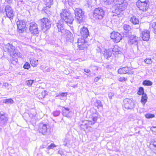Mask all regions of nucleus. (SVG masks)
I'll list each match as a JSON object with an SVG mask.
<instances>
[{
    "label": "nucleus",
    "instance_id": "c756f323",
    "mask_svg": "<svg viewBox=\"0 0 156 156\" xmlns=\"http://www.w3.org/2000/svg\"><path fill=\"white\" fill-rule=\"evenodd\" d=\"M127 5V3L126 2L123 3L119 5V9L122 11H123L126 8Z\"/></svg>",
    "mask_w": 156,
    "mask_h": 156
},
{
    "label": "nucleus",
    "instance_id": "37998d69",
    "mask_svg": "<svg viewBox=\"0 0 156 156\" xmlns=\"http://www.w3.org/2000/svg\"><path fill=\"white\" fill-rule=\"evenodd\" d=\"M67 95V93H59L58 95H57L56 97H60V96L62 97H66Z\"/></svg>",
    "mask_w": 156,
    "mask_h": 156
},
{
    "label": "nucleus",
    "instance_id": "c85d7f7f",
    "mask_svg": "<svg viewBox=\"0 0 156 156\" xmlns=\"http://www.w3.org/2000/svg\"><path fill=\"white\" fill-rule=\"evenodd\" d=\"M95 106L97 107L98 109L100 108L103 107V105L102 104L101 101L99 100H97L94 103Z\"/></svg>",
    "mask_w": 156,
    "mask_h": 156
},
{
    "label": "nucleus",
    "instance_id": "6e6552de",
    "mask_svg": "<svg viewBox=\"0 0 156 156\" xmlns=\"http://www.w3.org/2000/svg\"><path fill=\"white\" fill-rule=\"evenodd\" d=\"M105 15L104 10L100 8L95 9L93 12L94 17L96 19H102Z\"/></svg>",
    "mask_w": 156,
    "mask_h": 156
},
{
    "label": "nucleus",
    "instance_id": "4be33fe9",
    "mask_svg": "<svg viewBox=\"0 0 156 156\" xmlns=\"http://www.w3.org/2000/svg\"><path fill=\"white\" fill-rule=\"evenodd\" d=\"M121 49L117 45H115L112 49L113 54H120L121 53Z\"/></svg>",
    "mask_w": 156,
    "mask_h": 156
},
{
    "label": "nucleus",
    "instance_id": "393cba45",
    "mask_svg": "<svg viewBox=\"0 0 156 156\" xmlns=\"http://www.w3.org/2000/svg\"><path fill=\"white\" fill-rule=\"evenodd\" d=\"M30 62L31 65L34 67H36L38 64V61L33 58H30Z\"/></svg>",
    "mask_w": 156,
    "mask_h": 156
},
{
    "label": "nucleus",
    "instance_id": "f03ea898",
    "mask_svg": "<svg viewBox=\"0 0 156 156\" xmlns=\"http://www.w3.org/2000/svg\"><path fill=\"white\" fill-rule=\"evenodd\" d=\"M4 49L5 52H9L10 56L12 57L11 63L14 64H16L18 62V59L16 57H20L21 55L16 51L14 46L9 43L6 45L4 47Z\"/></svg>",
    "mask_w": 156,
    "mask_h": 156
},
{
    "label": "nucleus",
    "instance_id": "e2e57ef3",
    "mask_svg": "<svg viewBox=\"0 0 156 156\" xmlns=\"http://www.w3.org/2000/svg\"><path fill=\"white\" fill-rule=\"evenodd\" d=\"M58 154H60L62 156L63 155V152L62 150H59L58 151Z\"/></svg>",
    "mask_w": 156,
    "mask_h": 156
},
{
    "label": "nucleus",
    "instance_id": "3c124183",
    "mask_svg": "<svg viewBox=\"0 0 156 156\" xmlns=\"http://www.w3.org/2000/svg\"><path fill=\"white\" fill-rule=\"evenodd\" d=\"M129 40H133L134 39H135V37H138L136 36H134V35H131L130 36H129Z\"/></svg>",
    "mask_w": 156,
    "mask_h": 156
},
{
    "label": "nucleus",
    "instance_id": "9d476101",
    "mask_svg": "<svg viewBox=\"0 0 156 156\" xmlns=\"http://www.w3.org/2000/svg\"><path fill=\"white\" fill-rule=\"evenodd\" d=\"M8 120V115L3 112H0V125L2 127L5 126Z\"/></svg>",
    "mask_w": 156,
    "mask_h": 156
},
{
    "label": "nucleus",
    "instance_id": "aec40b11",
    "mask_svg": "<svg viewBox=\"0 0 156 156\" xmlns=\"http://www.w3.org/2000/svg\"><path fill=\"white\" fill-rule=\"evenodd\" d=\"M65 22L69 25V24H73L74 20L73 16L70 14L69 16H68L66 18L63 20Z\"/></svg>",
    "mask_w": 156,
    "mask_h": 156
},
{
    "label": "nucleus",
    "instance_id": "5fc2aeb1",
    "mask_svg": "<svg viewBox=\"0 0 156 156\" xmlns=\"http://www.w3.org/2000/svg\"><path fill=\"white\" fill-rule=\"evenodd\" d=\"M114 94L112 92H110L108 93V97L110 99L112 98V97L114 96Z\"/></svg>",
    "mask_w": 156,
    "mask_h": 156
},
{
    "label": "nucleus",
    "instance_id": "4c0bfd02",
    "mask_svg": "<svg viewBox=\"0 0 156 156\" xmlns=\"http://www.w3.org/2000/svg\"><path fill=\"white\" fill-rule=\"evenodd\" d=\"M145 117L147 119H150L154 117L155 115L153 114L147 113L145 115Z\"/></svg>",
    "mask_w": 156,
    "mask_h": 156
},
{
    "label": "nucleus",
    "instance_id": "bb28decb",
    "mask_svg": "<svg viewBox=\"0 0 156 156\" xmlns=\"http://www.w3.org/2000/svg\"><path fill=\"white\" fill-rule=\"evenodd\" d=\"M147 97L146 94H143L141 97V101L143 105H144L145 103L147 101Z\"/></svg>",
    "mask_w": 156,
    "mask_h": 156
},
{
    "label": "nucleus",
    "instance_id": "a211bd4d",
    "mask_svg": "<svg viewBox=\"0 0 156 156\" xmlns=\"http://www.w3.org/2000/svg\"><path fill=\"white\" fill-rule=\"evenodd\" d=\"M70 14L69 11L67 9H63L61 11L60 15L62 19L63 20Z\"/></svg>",
    "mask_w": 156,
    "mask_h": 156
},
{
    "label": "nucleus",
    "instance_id": "7ed1b4c3",
    "mask_svg": "<svg viewBox=\"0 0 156 156\" xmlns=\"http://www.w3.org/2000/svg\"><path fill=\"white\" fill-rule=\"evenodd\" d=\"M41 27L44 32L47 31L51 27V21L47 18L44 17L40 20Z\"/></svg>",
    "mask_w": 156,
    "mask_h": 156
},
{
    "label": "nucleus",
    "instance_id": "774afa93",
    "mask_svg": "<svg viewBox=\"0 0 156 156\" xmlns=\"http://www.w3.org/2000/svg\"><path fill=\"white\" fill-rule=\"evenodd\" d=\"M0 9H1V2H0ZM1 9H0V12H1Z\"/></svg>",
    "mask_w": 156,
    "mask_h": 156
},
{
    "label": "nucleus",
    "instance_id": "8fccbe9b",
    "mask_svg": "<svg viewBox=\"0 0 156 156\" xmlns=\"http://www.w3.org/2000/svg\"><path fill=\"white\" fill-rule=\"evenodd\" d=\"M101 47L100 45L98 46L97 47V48L96 49V50L97 52L99 53L101 52L102 50L101 48Z\"/></svg>",
    "mask_w": 156,
    "mask_h": 156
},
{
    "label": "nucleus",
    "instance_id": "4d7b16f0",
    "mask_svg": "<svg viewBox=\"0 0 156 156\" xmlns=\"http://www.w3.org/2000/svg\"><path fill=\"white\" fill-rule=\"evenodd\" d=\"M151 130L154 132H156V126H152L151 128Z\"/></svg>",
    "mask_w": 156,
    "mask_h": 156
},
{
    "label": "nucleus",
    "instance_id": "052dcab7",
    "mask_svg": "<svg viewBox=\"0 0 156 156\" xmlns=\"http://www.w3.org/2000/svg\"><path fill=\"white\" fill-rule=\"evenodd\" d=\"M105 67L108 69H111L113 68L111 65H107L105 66Z\"/></svg>",
    "mask_w": 156,
    "mask_h": 156
},
{
    "label": "nucleus",
    "instance_id": "6e6d98bb",
    "mask_svg": "<svg viewBox=\"0 0 156 156\" xmlns=\"http://www.w3.org/2000/svg\"><path fill=\"white\" fill-rule=\"evenodd\" d=\"M92 3V0H87V4L88 5V7H92V5L91 4Z\"/></svg>",
    "mask_w": 156,
    "mask_h": 156
},
{
    "label": "nucleus",
    "instance_id": "49530a36",
    "mask_svg": "<svg viewBox=\"0 0 156 156\" xmlns=\"http://www.w3.org/2000/svg\"><path fill=\"white\" fill-rule=\"evenodd\" d=\"M144 61L147 64H150L152 62L151 59V58H147Z\"/></svg>",
    "mask_w": 156,
    "mask_h": 156
},
{
    "label": "nucleus",
    "instance_id": "72a5a7b5",
    "mask_svg": "<svg viewBox=\"0 0 156 156\" xmlns=\"http://www.w3.org/2000/svg\"><path fill=\"white\" fill-rule=\"evenodd\" d=\"M3 102L6 104H12L14 103V101L12 99L9 98L4 100Z\"/></svg>",
    "mask_w": 156,
    "mask_h": 156
},
{
    "label": "nucleus",
    "instance_id": "69168bd1",
    "mask_svg": "<svg viewBox=\"0 0 156 156\" xmlns=\"http://www.w3.org/2000/svg\"><path fill=\"white\" fill-rule=\"evenodd\" d=\"M140 25L138 26V27H137L136 28V29H138V28H140Z\"/></svg>",
    "mask_w": 156,
    "mask_h": 156
},
{
    "label": "nucleus",
    "instance_id": "79ce46f5",
    "mask_svg": "<svg viewBox=\"0 0 156 156\" xmlns=\"http://www.w3.org/2000/svg\"><path fill=\"white\" fill-rule=\"evenodd\" d=\"M116 4H118L119 5L124 3V0H116L114 2Z\"/></svg>",
    "mask_w": 156,
    "mask_h": 156
},
{
    "label": "nucleus",
    "instance_id": "f704fd0d",
    "mask_svg": "<svg viewBox=\"0 0 156 156\" xmlns=\"http://www.w3.org/2000/svg\"><path fill=\"white\" fill-rule=\"evenodd\" d=\"M137 94L139 95H142L143 94H145L144 93V88L142 87H139V90L137 93Z\"/></svg>",
    "mask_w": 156,
    "mask_h": 156
},
{
    "label": "nucleus",
    "instance_id": "de8ad7c7",
    "mask_svg": "<svg viewBox=\"0 0 156 156\" xmlns=\"http://www.w3.org/2000/svg\"><path fill=\"white\" fill-rule=\"evenodd\" d=\"M56 145L54 144H51L50 145L48 146L47 147L48 149H53V147H56Z\"/></svg>",
    "mask_w": 156,
    "mask_h": 156
},
{
    "label": "nucleus",
    "instance_id": "c9c22d12",
    "mask_svg": "<svg viewBox=\"0 0 156 156\" xmlns=\"http://www.w3.org/2000/svg\"><path fill=\"white\" fill-rule=\"evenodd\" d=\"M151 26L153 28L154 33L156 34V22H153L151 23Z\"/></svg>",
    "mask_w": 156,
    "mask_h": 156
},
{
    "label": "nucleus",
    "instance_id": "423d86ee",
    "mask_svg": "<svg viewBox=\"0 0 156 156\" xmlns=\"http://www.w3.org/2000/svg\"><path fill=\"white\" fill-rule=\"evenodd\" d=\"M149 4V2L148 0H146L144 2L138 0L136 2V5L140 10L145 12L148 8Z\"/></svg>",
    "mask_w": 156,
    "mask_h": 156
},
{
    "label": "nucleus",
    "instance_id": "412c9836",
    "mask_svg": "<svg viewBox=\"0 0 156 156\" xmlns=\"http://www.w3.org/2000/svg\"><path fill=\"white\" fill-rule=\"evenodd\" d=\"M128 72L129 68L127 67H125L121 68H120L118 70V73L120 74L122 73H128L130 74V73H129Z\"/></svg>",
    "mask_w": 156,
    "mask_h": 156
},
{
    "label": "nucleus",
    "instance_id": "a18cd8bd",
    "mask_svg": "<svg viewBox=\"0 0 156 156\" xmlns=\"http://www.w3.org/2000/svg\"><path fill=\"white\" fill-rule=\"evenodd\" d=\"M60 112L59 111H54L53 112V115L54 116H58L60 114Z\"/></svg>",
    "mask_w": 156,
    "mask_h": 156
},
{
    "label": "nucleus",
    "instance_id": "4468645a",
    "mask_svg": "<svg viewBox=\"0 0 156 156\" xmlns=\"http://www.w3.org/2000/svg\"><path fill=\"white\" fill-rule=\"evenodd\" d=\"M110 37L116 43L119 42L122 39L121 34L118 32H112L111 34Z\"/></svg>",
    "mask_w": 156,
    "mask_h": 156
},
{
    "label": "nucleus",
    "instance_id": "dca6fc26",
    "mask_svg": "<svg viewBox=\"0 0 156 156\" xmlns=\"http://www.w3.org/2000/svg\"><path fill=\"white\" fill-rule=\"evenodd\" d=\"M62 111L63 116L66 117L68 118H70L71 117V114H72V112L68 108L63 107Z\"/></svg>",
    "mask_w": 156,
    "mask_h": 156
},
{
    "label": "nucleus",
    "instance_id": "603ef678",
    "mask_svg": "<svg viewBox=\"0 0 156 156\" xmlns=\"http://www.w3.org/2000/svg\"><path fill=\"white\" fill-rule=\"evenodd\" d=\"M34 112H33V113H31V112H30V114H29V116L31 117H35L36 114V113L35 111H34Z\"/></svg>",
    "mask_w": 156,
    "mask_h": 156
},
{
    "label": "nucleus",
    "instance_id": "b1692460",
    "mask_svg": "<svg viewBox=\"0 0 156 156\" xmlns=\"http://www.w3.org/2000/svg\"><path fill=\"white\" fill-rule=\"evenodd\" d=\"M129 21L134 25L138 24L139 23V20L138 18H136L135 16H133L131 17Z\"/></svg>",
    "mask_w": 156,
    "mask_h": 156
},
{
    "label": "nucleus",
    "instance_id": "473e14b6",
    "mask_svg": "<svg viewBox=\"0 0 156 156\" xmlns=\"http://www.w3.org/2000/svg\"><path fill=\"white\" fill-rule=\"evenodd\" d=\"M47 91L46 90H44L42 91L41 93H39L38 98L39 99H42L44 98L47 94Z\"/></svg>",
    "mask_w": 156,
    "mask_h": 156
},
{
    "label": "nucleus",
    "instance_id": "2f4dec72",
    "mask_svg": "<svg viewBox=\"0 0 156 156\" xmlns=\"http://www.w3.org/2000/svg\"><path fill=\"white\" fill-rule=\"evenodd\" d=\"M123 28L126 32H129L131 29V27L129 25L124 24L123 26Z\"/></svg>",
    "mask_w": 156,
    "mask_h": 156
},
{
    "label": "nucleus",
    "instance_id": "2eb2a0df",
    "mask_svg": "<svg viewBox=\"0 0 156 156\" xmlns=\"http://www.w3.org/2000/svg\"><path fill=\"white\" fill-rule=\"evenodd\" d=\"M80 33L82 37L83 38L85 39L89 36V30L87 28L85 27H83L80 29Z\"/></svg>",
    "mask_w": 156,
    "mask_h": 156
},
{
    "label": "nucleus",
    "instance_id": "7c9ffc66",
    "mask_svg": "<svg viewBox=\"0 0 156 156\" xmlns=\"http://www.w3.org/2000/svg\"><path fill=\"white\" fill-rule=\"evenodd\" d=\"M153 83L149 80H146L143 81V84L144 86H150L152 85Z\"/></svg>",
    "mask_w": 156,
    "mask_h": 156
},
{
    "label": "nucleus",
    "instance_id": "680f3d73",
    "mask_svg": "<svg viewBox=\"0 0 156 156\" xmlns=\"http://www.w3.org/2000/svg\"><path fill=\"white\" fill-rule=\"evenodd\" d=\"M101 79L100 76H98L95 78L94 81L95 82H97L98 81Z\"/></svg>",
    "mask_w": 156,
    "mask_h": 156
},
{
    "label": "nucleus",
    "instance_id": "864d4df0",
    "mask_svg": "<svg viewBox=\"0 0 156 156\" xmlns=\"http://www.w3.org/2000/svg\"><path fill=\"white\" fill-rule=\"evenodd\" d=\"M126 80L127 79L123 77H120L119 79V80L120 82L124 81H126Z\"/></svg>",
    "mask_w": 156,
    "mask_h": 156
},
{
    "label": "nucleus",
    "instance_id": "39448f33",
    "mask_svg": "<svg viewBox=\"0 0 156 156\" xmlns=\"http://www.w3.org/2000/svg\"><path fill=\"white\" fill-rule=\"evenodd\" d=\"M75 17L79 23H82L85 19L84 13L80 8H76L74 10Z\"/></svg>",
    "mask_w": 156,
    "mask_h": 156
},
{
    "label": "nucleus",
    "instance_id": "f8f14e48",
    "mask_svg": "<svg viewBox=\"0 0 156 156\" xmlns=\"http://www.w3.org/2000/svg\"><path fill=\"white\" fill-rule=\"evenodd\" d=\"M5 12L7 16L10 20L12 19L14 16L13 11L11 7L9 5H6L5 8Z\"/></svg>",
    "mask_w": 156,
    "mask_h": 156
},
{
    "label": "nucleus",
    "instance_id": "cd10ccee",
    "mask_svg": "<svg viewBox=\"0 0 156 156\" xmlns=\"http://www.w3.org/2000/svg\"><path fill=\"white\" fill-rule=\"evenodd\" d=\"M44 2L47 6L49 8H50L51 5H52L53 4V0H44Z\"/></svg>",
    "mask_w": 156,
    "mask_h": 156
},
{
    "label": "nucleus",
    "instance_id": "f3484780",
    "mask_svg": "<svg viewBox=\"0 0 156 156\" xmlns=\"http://www.w3.org/2000/svg\"><path fill=\"white\" fill-rule=\"evenodd\" d=\"M142 38L143 40L147 41L149 40L150 37V32L147 30H145L142 32Z\"/></svg>",
    "mask_w": 156,
    "mask_h": 156
},
{
    "label": "nucleus",
    "instance_id": "f257e3e1",
    "mask_svg": "<svg viewBox=\"0 0 156 156\" xmlns=\"http://www.w3.org/2000/svg\"><path fill=\"white\" fill-rule=\"evenodd\" d=\"M58 31L61 33L66 38V41L72 42L73 41V34L69 30L64 28L63 22L62 20H58L56 23Z\"/></svg>",
    "mask_w": 156,
    "mask_h": 156
},
{
    "label": "nucleus",
    "instance_id": "338daca9",
    "mask_svg": "<svg viewBox=\"0 0 156 156\" xmlns=\"http://www.w3.org/2000/svg\"><path fill=\"white\" fill-rule=\"evenodd\" d=\"M91 75L90 74H89V75H87V76H88V77H90V76H91Z\"/></svg>",
    "mask_w": 156,
    "mask_h": 156
},
{
    "label": "nucleus",
    "instance_id": "0e129e2a",
    "mask_svg": "<svg viewBox=\"0 0 156 156\" xmlns=\"http://www.w3.org/2000/svg\"><path fill=\"white\" fill-rule=\"evenodd\" d=\"M41 148H43L45 147V146H44V145H42V146H41Z\"/></svg>",
    "mask_w": 156,
    "mask_h": 156
},
{
    "label": "nucleus",
    "instance_id": "bf43d9fd",
    "mask_svg": "<svg viewBox=\"0 0 156 156\" xmlns=\"http://www.w3.org/2000/svg\"><path fill=\"white\" fill-rule=\"evenodd\" d=\"M84 71L85 72L87 73H91V72L90 70L88 69H84Z\"/></svg>",
    "mask_w": 156,
    "mask_h": 156
},
{
    "label": "nucleus",
    "instance_id": "c03bdc74",
    "mask_svg": "<svg viewBox=\"0 0 156 156\" xmlns=\"http://www.w3.org/2000/svg\"><path fill=\"white\" fill-rule=\"evenodd\" d=\"M34 81V80H29L26 81V83L28 86H30L32 84Z\"/></svg>",
    "mask_w": 156,
    "mask_h": 156
},
{
    "label": "nucleus",
    "instance_id": "9b49d317",
    "mask_svg": "<svg viewBox=\"0 0 156 156\" xmlns=\"http://www.w3.org/2000/svg\"><path fill=\"white\" fill-rule=\"evenodd\" d=\"M29 30L32 34L36 35L38 33L37 24L35 22H31L30 23Z\"/></svg>",
    "mask_w": 156,
    "mask_h": 156
},
{
    "label": "nucleus",
    "instance_id": "ea45409f",
    "mask_svg": "<svg viewBox=\"0 0 156 156\" xmlns=\"http://www.w3.org/2000/svg\"><path fill=\"white\" fill-rule=\"evenodd\" d=\"M30 67V64L28 62H26L24 65L23 68L25 69H28Z\"/></svg>",
    "mask_w": 156,
    "mask_h": 156
},
{
    "label": "nucleus",
    "instance_id": "20e7f679",
    "mask_svg": "<svg viewBox=\"0 0 156 156\" xmlns=\"http://www.w3.org/2000/svg\"><path fill=\"white\" fill-rule=\"evenodd\" d=\"M124 108L127 110L133 109L135 108V101L132 98H126L123 100Z\"/></svg>",
    "mask_w": 156,
    "mask_h": 156
},
{
    "label": "nucleus",
    "instance_id": "1a4fd4ad",
    "mask_svg": "<svg viewBox=\"0 0 156 156\" xmlns=\"http://www.w3.org/2000/svg\"><path fill=\"white\" fill-rule=\"evenodd\" d=\"M16 23L19 33H22L26 31V21L25 20H19L17 21Z\"/></svg>",
    "mask_w": 156,
    "mask_h": 156
},
{
    "label": "nucleus",
    "instance_id": "6ab92c4d",
    "mask_svg": "<svg viewBox=\"0 0 156 156\" xmlns=\"http://www.w3.org/2000/svg\"><path fill=\"white\" fill-rule=\"evenodd\" d=\"M149 147L153 153L156 154V140H152L150 142Z\"/></svg>",
    "mask_w": 156,
    "mask_h": 156
},
{
    "label": "nucleus",
    "instance_id": "e433bc0d",
    "mask_svg": "<svg viewBox=\"0 0 156 156\" xmlns=\"http://www.w3.org/2000/svg\"><path fill=\"white\" fill-rule=\"evenodd\" d=\"M114 13H116L117 14H119L120 13L121 11L119 9V6H117L115 8V10L113 11Z\"/></svg>",
    "mask_w": 156,
    "mask_h": 156
},
{
    "label": "nucleus",
    "instance_id": "13d9d810",
    "mask_svg": "<svg viewBox=\"0 0 156 156\" xmlns=\"http://www.w3.org/2000/svg\"><path fill=\"white\" fill-rule=\"evenodd\" d=\"M12 2V0H5V2L9 4H11Z\"/></svg>",
    "mask_w": 156,
    "mask_h": 156
},
{
    "label": "nucleus",
    "instance_id": "ddd939ff",
    "mask_svg": "<svg viewBox=\"0 0 156 156\" xmlns=\"http://www.w3.org/2000/svg\"><path fill=\"white\" fill-rule=\"evenodd\" d=\"M85 38H79L78 40V46L80 50H83L87 47V42Z\"/></svg>",
    "mask_w": 156,
    "mask_h": 156
},
{
    "label": "nucleus",
    "instance_id": "0eeeda50",
    "mask_svg": "<svg viewBox=\"0 0 156 156\" xmlns=\"http://www.w3.org/2000/svg\"><path fill=\"white\" fill-rule=\"evenodd\" d=\"M50 130L49 126L43 123H40L38 126V131L42 134L45 135L49 133Z\"/></svg>",
    "mask_w": 156,
    "mask_h": 156
},
{
    "label": "nucleus",
    "instance_id": "a19ab883",
    "mask_svg": "<svg viewBox=\"0 0 156 156\" xmlns=\"http://www.w3.org/2000/svg\"><path fill=\"white\" fill-rule=\"evenodd\" d=\"M106 4L110 5L114 2V0H104Z\"/></svg>",
    "mask_w": 156,
    "mask_h": 156
},
{
    "label": "nucleus",
    "instance_id": "a878e982",
    "mask_svg": "<svg viewBox=\"0 0 156 156\" xmlns=\"http://www.w3.org/2000/svg\"><path fill=\"white\" fill-rule=\"evenodd\" d=\"M139 39V38L138 37H135L133 40H129L128 43L130 44L137 45L138 44V40Z\"/></svg>",
    "mask_w": 156,
    "mask_h": 156
},
{
    "label": "nucleus",
    "instance_id": "09e8293b",
    "mask_svg": "<svg viewBox=\"0 0 156 156\" xmlns=\"http://www.w3.org/2000/svg\"><path fill=\"white\" fill-rule=\"evenodd\" d=\"M97 119H98L97 117H96V116L94 117L93 118V122H90L91 124V125L94 124L95 123V122H96L97 121Z\"/></svg>",
    "mask_w": 156,
    "mask_h": 156
},
{
    "label": "nucleus",
    "instance_id": "5701e85b",
    "mask_svg": "<svg viewBox=\"0 0 156 156\" xmlns=\"http://www.w3.org/2000/svg\"><path fill=\"white\" fill-rule=\"evenodd\" d=\"M112 49L110 50L108 49V50H106L104 51V53H103L104 57L107 59H108L110 57L112 56V53L111 52Z\"/></svg>",
    "mask_w": 156,
    "mask_h": 156
},
{
    "label": "nucleus",
    "instance_id": "58836bf2",
    "mask_svg": "<svg viewBox=\"0 0 156 156\" xmlns=\"http://www.w3.org/2000/svg\"><path fill=\"white\" fill-rule=\"evenodd\" d=\"M70 141L67 138H65L64 141L63 142V145L65 146H68L69 145Z\"/></svg>",
    "mask_w": 156,
    "mask_h": 156
}]
</instances>
